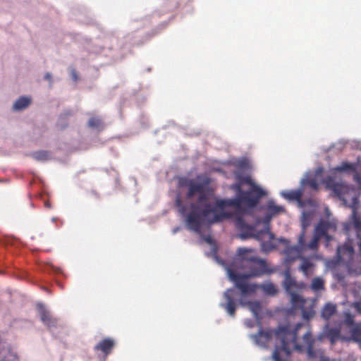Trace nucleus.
Here are the masks:
<instances>
[{"label":"nucleus","instance_id":"e433bc0d","mask_svg":"<svg viewBox=\"0 0 361 361\" xmlns=\"http://www.w3.org/2000/svg\"><path fill=\"white\" fill-rule=\"evenodd\" d=\"M323 237H324L327 242H329L331 240V236L326 233V235H324Z\"/></svg>","mask_w":361,"mask_h":361},{"label":"nucleus","instance_id":"4be33fe9","mask_svg":"<svg viewBox=\"0 0 361 361\" xmlns=\"http://www.w3.org/2000/svg\"><path fill=\"white\" fill-rule=\"evenodd\" d=\"M311 289L314 291H319L324 289V281L319 277L312 279L311 283Z\"/></svg>","mask_w":361,"mask_h":361},{"label":"nucleus","instance_id":"a19ab883","mask_svg":"<svg viewBox=\"0 0 361 361\" xmlns=\"http://www.w3.org/2000/svg\"><path fill=\"white\" fill-rule=\"evenodd\" d=\"M320 361H329V360L327 358H322Z\"/></svg>","mask_w":361,"mask_h":361},{"label":"nucleus","instance_id":"c756f323","mask_svg":"<svg viewBox=\"0 0 361 361\" xmlns=\"http://www.w3.org/2000/svg\"><path fill=\"white\" fill-rule=\"evenodd\" d=\"M323 223L325 226V228H326V230L327 232L329 231H335L336 229V224L332 221L323 220Z\"/></svg>","mask_w":361,"mask_h":361},{"label":"nucleus","instance_id":"423d86ee","mask_svg":"<svg viewBox=\"0 0 361 361\" xmlns=\"http://www.w3.org/2000/svg\"><path fill=\"white\" fill-rule=\"evenodd\" d=\"M235 225L237 229L240 232V236L242 239L254 237L259 239L261 234L263 231L255 233V227L253 226L246 224L242 216H238L235 221Z\"/></svg>","mask_w":361,"mask_h":361},{"label":"nucleus","instance_id":"f704fd0d","mask_svg":"<svg viewBox=\"0 0 361 361\" xmlns=\"http://www.w3.org/2000/svg\"><path fill=\"white\" fill-rule=\"evenodd\" d=\"M309 184H310V185L312 188H314V189H317V183H316V181H314V180H310V181L309 182Z\"/></svg>","mask_w":361,"mask_h":361},{"label":"nucleus","instance_id":"aec40b11","mask_svg":"<svg viewBox=\"0 0 361 361\" xmlns=\"http://www.w3.org/2000/svg\"><path fill=\"white\" fill-rule=\"evenodd\" d=\"M87 125L91 128H95L97 130L103 129V122L101 118L92 116L90 118Z\"/></svg>","mask_w":361,"mask_h":361},{"label":"nucleus","instance_id":"473e14b6","mask_svg":"<svg viewBox=\"0 0 361 361\" xmlns=\"http://www.w3.org/2000/svg\"><path fill=\"white\" fill-rule=\"evenodd\" d=\"M354 180L357 182V183H360L361 181V176L356 171L355 172V174H354Z\"/></svg>","mask_w":361,"mask_h":361},{"label":"nucleus","instance_id":"37998d69","mask_svg":"<svg viewBox=\"0 0 361 361\" xmlns=\"http://www.w3.org/2000/svg\"><path fill=\"white\" fill-rule=\"evenodd\" d=\"M46 206H47V207H49V204L47 203V204H46Z\"/></svg>","mask_w":361,"mask_h":361},{"label":"nucleus","instance_id":"4468645a","mask_svg":"<svg viewBox=\"0 0 361 361\" xmlns=\"http://www.w3.org/2000/svg\"><path fill=\"white\" fill-rule=\"evenodd\" d=\"M325 336L332 344L335 343L341 337V330L338 328H330L326 326Z\"/></svg>","mask_w":361,"mask_h":361},{"label":"nucleus","instance_id":"a211bd4d","mask_svg":"<svg viewBox=\"0 0 361 361\" xmlns=\"http://www.w3.org/2000/svg\"><path fill=\"white\" fill-rule=\"evenodd\" d=\"M30 102V98L22 97L14 103L13 109L15 110H23L29 106Z\"/></svg>","mask_w":361,"mask_h":361},{"label":"nucleus","instance_id":"bb28decb","mask_svg":"<svg viewBox=\"0 0 361 361\" xmlns=\"http://www.w3.org/2000/svg\"><path fill=\"white\" fill-rule=\"evenodd\" d=\"M284 286L287 290H290L291 288L295 286V281L290 276L288 272L286 273Z\"/></svg>","mask_w":361,"mask_h":361},{"label":"nucleus","instance_id":"ddd939ff","mask_svg":"<svg viewBox=\"0 0 361 361\" xmlns=\"http://www.w3.org/2000/svg\"><path fill=\"white\" fill-rule=\"evenodd\" d=\"M337 307L336 304L328 302L324 305L322 309L321 316L325 320H329L336 312Z\"/></svg>","mask_w":361,"mask_h":361},{"label":"nucleus","instance_id":"9b49d317","mask_svg":"<svg viewBox=\"0 0 361 361\" xmlns=\"http://www.w3.org/2000/svg\"><path fill=\"white\" fill-rule=\"evenodd\" d=\"M39 315L42 322L49 328L55 327L56 326V319L52 317L50 313L44 307L39 309Z\"/></svg>","mask_w":361,"mask_h":361},{"label":"nucleus","instance_id":"393cba45","mask_svg":"<svg viewBox=\"0 0 361 361\" xmlns=\"http://www.w3.org/2000/svg\"><path fill=\"white\" fill-rule=\"evenodd\" d=\"M353 340L357 342H361V326L355 325L350 331Z\"/></svg>","mask_w":361,"mask_h":361},{"label":"nucleus","instance_id":"cd10ccee","mask_svg":"<svg viewBox=\"0 0 361 361\" xmlns=\"http://www.w3.org/2000/svg\"><path fill=\"white\" fill-rule=\"evenodd\" d=\"M32 157L37 161H45L48 159L49 154L45 151H39L33 152Z\"/></svg>","mask_w":361,"mask_h":361},{"label":"nucleus","instance_id":"a878e982","mask_svg":"<svg viewBox=\"0 0 361 361\" xmlns=\"http://www.w3.org/2000/svg\"><path fill=\"white\" fill-rule=\"evenodd\" d=\"M326 230L323 223V220H320L314 228V233L320 238H322L324 235H326Z\"/></svg>","mask_w":361,"mask_h":361},{"label":"nucleus","instance_id":"c9c22d12","mask_svg":"<svg viewBox=\"0 0 361 361\" xmlns=\"http://www.w3.org/2000/svg\"><path fill=\"white\" fill-rule=\"evenodd\" d=\"M300 300V296L298 295L293 294V295H292V300H293V302H296L297 300Z\"/></svg>","mask_w":361,"mask_h":361},{"label":"nucleus","instance_id":"6ab92c4d","mask_svg":"<svg viewBox=\"0 0 361 361\" xmlns=\"http://www.w3.org/2000/svg\"><path fill=\"white\" fill-rule=\"evenodd\" d=\"M357 169V164L355 163H348V162H343L340 166L336 167L335 170L339 172L343 171H352L356 172Z\"/></svg>","mask_w":361,"mask_h":361},{"label":"nucleus","instance_id":"7ed1b4c3","mask_svg":"<svg viewBox=\"0 0 361 361\" xmlns=\"http://www.w3.org/2000/svg\"><path fill=\"white\" fill-rule=\"evenodd\" d=\"M253 251L252 249L245 247H240L237 251L238 259L247 271L246 274H238L231 269L228 271L230 280L241 292L242 296L252 295L257 290V284L249 283L248 279L270 274L275 271V269L270 268L264 259L252 255L251 252Z\"/></svg>","mask_w":361,"mask_h":361},{"label":"nucleus","instance_id":"79ce46f5","mask_svg":"<svg viewBox=\"0 0 361 361\" xmlns=\"http://www.w3.org/2000/svg\"><path fill=\"white\" fill-rule=\"evenodd\" d=\"M56 219H57V218H56V217H53L51 220H52L53 221H55Z\"/></svg>","mask_w":361,"mask_h":361},{"label":"nucleus","instance_id":"39448f33","mask_svg":"<svg viewBox=\"0 0 361 361\" xmlns=\"http://www.w3.org/2000/svg\"><path fill=\"white\" fill-rule=\"evenodd\" d=\"M302 231L300 234L298 240V245L293 246H288L284 250L283 252L285 255V262L287 264H291L293 262L298 259H300L302 252L305 250V228L307 225L305 223L302 224Z\"/></svg>","mask_w":361,"mask_h":361},{"label":"nucleus","instance_id":"7c9ffc66","mask_svg":"<svg viewBox=\"0 0 361 361\" xmlns=\"http://www.w3.org/2000/svg\"><path fill=\"white\" fill-rule=\"evenodd\" d=\"M314 314V312L311 310V311H305V310H303L302 311V316L305 319H309L312 317H313Z\"/></svg>","mask_w":361,"mask_h":361},{"label":"nucleus","instance_id":"b1692460","mask_svg":"<svg viewBox=\"0 0 361 361\" xmlns=\"http://www.w3.org/2000/svg\"><path fill=\"white\" fill-rule=\"evenodd\" d=\"M320 237L315 235L314 233L313 237L310 243L307 244H305V250H317L319 246V241L320 240Z\"/></svg>","mask_w":361,"mask_h":361},{"label":"nucleus","instance_id":"2eb2a0df","mask_svg":"<svg viewBox=\"0 0 361 361\" xmlns=\"http://www.w3.org/2000/svg\"><path fill=\"white\" fill-rule=\"evenodd\" d=\"M352 220L354 228L357 232V238H359L358 245L361 251V219L357 215L355 209H353V211Z\"/></svg>","mask_w":361,"mask_h":361},{"label":"nucleus","instance_id":"dca6fc26","mask_svg":"<svg viewBox=\"0 0 361 361\" xmlns=\"http://www.w3.org/2000/svg\"><path fill=\"white\" fill-rule=\"evenodd\" d=\"M0 361H19V358L11 349H3L0 350Z\"/></svg>","mask_w":361,"mask_h":361},{"label":"nucleus","instance_id":"c85d7f7f","mask_svg":"<svg viewBox=\"0 0 361 361\" xmlns=\"http://www.w3.org/2000/svg\"><path fill=\"white\" fill-rule=\"evenodd\" d=\"M345 324L348 327H353L355 325L354 322V315H353L349 312H344V320Z\"/></svg>","mask_w":361,"mask_h":361},{"label":"nucleus","instance_id":"20e7f679","mask_svg":"<svg viewBox=\"0 0 361 361\" xmlns=\"http://www.w3.org/2000/svg\"><path fill=\"white\" fill-rule=\"evenodd\" d=\"M236 289L235 287L231 288L224 292V298L226 302L221 304V306L230 316L234 317L238 302H239L243 306H247L255 317H258L262 310L260 302L257 300L243 302V300H238L239 293Z\"/></svg>","mask_w":361,"mask_h":361},{"label":"nucleus","instance_id":"412c9836","mask_svg":"<svg viewBox=\"0 0 361 361\" xmlns=\"http://www.w3.org/2000/svg\"><path fill=\"white\" fill-rule=\"evenodd\" d=\"M283 195L288 200L299 201L302 197V192L300 190H297L284 192Z\"/></svg>","mask_w":361,"mask_h":361},{"label":"nucleus","instance_id":"ea45409f","mask_svg":"<svg viewBox=\"0 0 361 361\" xmlns=\"http://www.w3.org/2000/svg\"><path fill=\"white\" fill-rule=\"evenodd\" d=\"M179 230H180V228H179V227H176V228H173V233H176V232H178Z\"/></svg>","mask_w":361,"mask_h":361},{"label":"nucleus","instance_id":"72a5a7b5","mask_svg":"<svg viewBox=\"0 0 361 361\" xmlns=\"http://www.w3.org/2000/svg\"><path fill=\"white\" fill-rule=\"evenodd\" d=\"M71 76H72V78L75 80V81H77L78 79V74L76 73V71L75 70H73L71 71Z\"/></svg>","mask_w":361,"mask_h":361},{"label":"nucleus","instance_id":"4c0bfd02","mask_svg":"<svg viewBox=\"0 0 361 361\" xmlns=\"http://www.w3.org/2000/svg\"><path fill=\"white\" fill-rule=\"evenodd\" d=\"M204 240L208 243L209 244H212V239L210 236H207L204 238Z\"/></svg>","mask_w":361,"mask_h":361},{"label":"nucleus","instance_id":"f03ea898","mask_svg":"<svg viewBox=\"0 0 361 361\" xmlns=\"http://www.w3.org/2000/svg\"><path fill=\"white\" fill-rule=\"evenodd\" d=\"M301 326V324H298L294 330H291L289 326H279L276 330L260 329L257 334L251 335L250 338L257 345L266 348L275 335L281 341V347L276 346L272 355L274 361H287L291 353L290 343L298 352H302L305 348L308 355L314 357L316 356L314 350V340L310 331L306 332L303 336L304 346L297 343L298 331Z\"/></svg>","mask_w":361,"mask_h":361},{"label":"nucleus","instance_id":"6e6552de","mask_svg":"<svg viewBox=\"0 0 361 361\" xmlns=\"http://www.w3.org/2000/svg\"><path fill=\"white\" fill-rule=\"evenodd\" d=\"M336 255L339 262L350 264L353 259L354 250L350 245L345 244L338 247Z\"/></svg>","mask_w":361,"mask_h":361},{"label":"nucleus","instance_id":"2f4dec72","mask_svg":"<svg viewBox=\"0 0 361 361\" xmlns=\"http://www.w3.org/2000/svg\"><path fill=\"white\" fill-rule=\"evenodd\" d=\"M354 307L356 309V310L361 314V299L357 300L353 304Z\"/></svg>","mask_w":361,"mask_h":361},{"label":"nucleus","instance_id":"9d476101","mask_svg":"<svg viewBox=\"0 0 361 361\" xmlns=\"http://www.w3.org/2000/svg\"><path fill=\"white\" fill-rule=\"evenodd\" d=\"M285 209L282 206H279L275 204L272 200L268 202L267 205V214L265 219L267 221H270L271 218L277 214L283 213Z\"/></svg>","mask_w":361,"mask_h":361},{"label":"nucleus","instance_id":"f257e3e1","mask_svg":"<svg viewBox=\"0 0 361 361\" xmlns=\"http://www.w3.org/2000/svg\"><path fill=\"white\" fill-rule=\"evenodd\" d=\"M210 183L211 180L208 177H204L200 181L187 178L179 180L180 186L188 188L185 195L187 200H191L195 195H197L195 202L190 204V212L186 215L185 221L190 230L200 233L206 219L209 224H213L230 218L232 214L225 212L226 207H233L245 212L257 205V198H253L250 196V192L243 190L241 183L231 185V189L236 192L235 197L217 200L215 204L212 205L209 202L210 197L213 195Z\"/></svg>","mask_w":361,"mask_h":361},{"label":"nucleus","instance_id":"5701e85b","mask_svg":"<svg viewBox=\"0 0 361 361\" xmlns=\"http://www.w3.org/2000/svg\"><path fill=\"white\" fill-rule=\"evenodd\" d=\"M176 207L178 209V212L184 215L188 210V207L183 204V200L180 195H177L175 200Z\"/></svg>","mask_w":361,"mask_h":361},{"label":"nucleus","instance_id":"0eeeda50","mask_svg":"<svg viewBox=\"0 0 361 361\" xmlns=\"http://www.w3.org/2000/svg\"><path fill=\"white\" fill-rule=\"evenodd\" d=\"M241 184H247L250 186L247 192H250V196L253 198H257V204L260 199L267 195L266 192L259 186L256 185L250 176H245L240 178Z\"/></svg>","mask_w":361,"mask_h":361},{"label":"nucleus","instance_id":"58836bf2","mask_svg":"<svg viewBox=\"0 0 361 361\" xmlns=\"http://www.w3.org/2000/svg\"><path fill=\"white\" fill-rule=\"evenodd\" d=\"M44 78H45L46 80H51V74H50V73H46V75H44Z\"/></svg>","mask_w":361,"mask_h":361},{"label":"nucleus","instance_id":"f3484780","mask_svg":"<svg viewBox=\"0 0 361 361\" xmlns=\"http://www.w3.org/2000/svg\"><path fill=\"white\" fill-rule=\"evenodd\" d=\"M258 288H260L265 294L269 295H275L278 292L276 287L271 282H267L260 285L257 284Z\"/></svg>","mask_w":361,"mask_h":361},{"label":"nucleus","instance_id":"f8f14e48","mask_svg":"<svg viewBox=\"0 0 361 361\" xmlns=\"http://www.w3.org/2000/svg\"><path fill=\"white\" fill-rule=\"evenodd\" d=\"M301 260L302 263L299 267V270L302 271L305 276L312 275L315 267L314 264L305 257H301Z\"/></svg>","mask_w":361,"mask_h":361},{"label":"nucleus","instance_id":"1a4fd4ad","mask_svg":"<svg viewBox=\"0 0 361 361\" xmlns=\"http://www.w3.org/2000/svg\"><path fill=\"white\" fill-rule=\"evenodd\" d=\"M115 345L116 342L114 338H105L94 347V350L95 351H100L105 356H107L112 352Z\"/></svg>","mask_w":361,"mask_h":361}]
</instances>
